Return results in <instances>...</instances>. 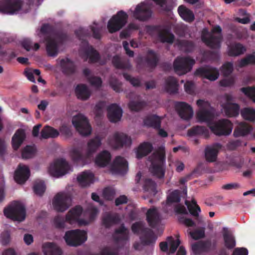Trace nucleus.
Wrapping results in <instances>:
<instances>
[{
    "label": "nucleus",
    "instance_id": "1",
    "mask_svg": "<svg viewBox=\"0 0 255 255\" xmlns=\"http://www.w3.org/2000/svg\"><path fill=\"white\" fill-rule=\"evenodd\" d=\"M198 108L197 113V119L200 122L208 123L211 131L218 135H228L233 129V125L228 120H222L211 124L213 119V110L209 103L204 100H198L196 102Z\"/></svg>",
    "mask_w": 255,
    "mask_h": 255
},
{
    "label": "nucleus",
    "instance_id": "2",
    "mask_svg": "<svg viewBox=\"0 0 255 255\" xmlns=\"http://www.w3.org/2000/svg\"><path fill=\"white\" fill-rule=\"evenodd\" d=\"M83 212L82 208L80 206H77L70 210L66 215L65 220L60 216L55 218L54 225L57 228H66V222L71 225L77 223L79 226H86L91 223L97 216L98 211L93 206H90L88 209L84 212V218H80Z\"/></svg>",
    "mask_w": 255,
    "mask_h": 255
},
{
    "label": "nucleus",
    "instance_id": "3",
    "mask_svg": "<svg viewBox=\"0 0 255 255\" xmlns=\"http://www.w3.org/2000/svg\"><path fill=\"white\" fill-rule=\"evenodd\" d=\"M101 138L98 136L90 139L88 142L87 148L84 154L79 148L73 147L70 150V156L75 162L85 164L92 159L93 154L101 146Z\"/></svg>",
    "mask_w": 255,
    "mask_h": 255
},
{
    "label": "nucleus",
    "instance_id": "4",
    "mask_svg": "<svg viewBox=\"0 0 255 255\" xmlns=\"http://www.w3.org/2000/svg\"><path fill=\"white\" fill-rule=\"evenodd\" d=\"M151 165L149 167L150 172L157 177L161 178L164 175V165L165 163V152L164 147L159 149L150 158Z\"/></svg>",
    "mask_w": 255,
    "mask_h": 255
},
{
    "label": "nucleus",
    "instance_id": "5",
    "mask_svg": "<svg viewBox=\"0 0 255 255\" xmlns=\"http://www.w3.org/2000/svg\"><path fill=\"white\" fill-rule=\"evenodd\" d=\"M222 29L217 25L213 28L211 32L205 28L202 31V40L209 47L213 48H219L222 41Z\"/></svg>",
    "mask_w": 255,
    "mask_h": 255
},
{
    "label": "nucleus",
    "instance_id": "6",
    "mask_svg": "<svg viewBox=\"0 0 255 255\" xmlns=\"http://www.w3.org/2000/svg\"><path fill=\"white\" fill-rule=\"evenodd\" d=\"M72 170V167L63 158L54 160L48 168V172L50 175L57 178L69 173Z\"/></svg>",
    "mask_w": 255,
    "mask_h": 255
},
{
    "label": "nucleus",
    "instance_id": "7",
    "mask_svg": "<svg viewBox=\"0 0 255 255\" xmlns=\"http://www.w3.org/2000/svg\"><path fill=\"white\" fill-rule=\"evenodd\" d=\"M180 200V193L178 190H169L166 202L163 206L164 210L167 212L174 208L177 213L187 214V212L185 207L179 204Z\"/></svg>",
    "mask_w": 255,
    "mask_h": 255
},
{
    "label": "nucleus",
    "instance_id": "8",
    "mask_svg": "<svg viewBox=\"0 0 255 255\" xmlns=\"http://www.w3.org/2000/svg\"><path fill=\"white\" fill-rule=\"evenodd\" d=\"M4 214L7 218L13 221L22 222L25 218V209L22 203L14 202L4 210Z\"/></svg>",
    "mask_w": 255,
    "mask_h": 255
},
{
    "label": "nucleus",
    "instance_id": "9",
    "mask_svg": "<svg viewBox=\"0 0 255 255\" xmlns=\"http://www.w3.org/2000/svg\"><path fill=\"white\" fill-rule=\"evenodd\" d=\"M72 199L71 195L67 191H62L57 193L52 200V207L59 212H63L71 206Z\"/></svg>",
    "mask_w": 255,
    "mask_h": 255
},
{
    "label": "nucleus",
    "instance_id": "10",
    "mask_svg": "<svg viewBox=\"0 0 255 255\" xmlns=\"http://www.w3.org/2000/svg\"><path fill=\"white\" fill-rule=\"evenodd\" d=\"M64 239L67 245L69 246H80L87 240V233L79 229L70 230L65 233Z\"/></svg>",
    "mask_w": 255,
    "mask_h": 255
},
{
    "label": "nucleus",
    "instance_id": "11",
    "mask_svg": "<svg viewBox=\"0 0 255 255\" xmlns=\"http://www.w3.org/2000/svg\"><path fill=\"white\" fill-rule=\"evenodd\" d=\"M72 123L76 130L82 135L88 136L91 134L92 128L87 118L82 114L74 116Z\"/></svg>",
    "mask_w": 255,
    "mask_h": 255
},
{
    "label": "nucleus",
    "instance_id": "12",
    "mask_svg": "<svg viewBox=\"0 0 255 255\" xmlns=\"http://www.w3.org/2000/svg\"><path fill=\"white\" fill-rule=\"evenodd\" d=\"M128 15L124 11H120L109 20L107 28L110 33L119 31L127 23Z\"/></svg>",
    "mask_w": 255,
    "mask_h": 255
},
{
    "label": "nucleus",
    "instance_id": "13",
    "mask_svg": "<svg viewBox=\"0 0 255 255\" xmlns=\"http://www.w3.org/2000/svg\"><path fill=\"white\" fill-rule=\"evenodd\" d=\"M222 112L229 117H235L239 114V106L233 102V97L230 95H226L221 100Z\"/></svg>",
    "mask_w": 255,
    "mask_h": 255
},
{
    "label": "nucleus",
    "instance_id": "14",
    "mask_svg": "<svg viewBox=\"0 0 255 255\" xmlns=\"http://www.w3.org/2000/svg\"><path fill=\"white\" fill-rule=\"evenodd\" d=\"M133 16L140 21H145L149 19L152 15L151 5L147 2H142L138 4L132 11Z\"/></svg>",
    "mask_w": 255,
    "mask_h": 255
},
{
    "label": "nucleus",
    "instance_id": "15",
    "mask_svg": "<svg viewBox=\"0 0 255 255\" xmlns=\"http://www.w3.org/2000/svg\"><path fill=\"white\" fill-rule=\"evenodd\" d=\"M195 61L189 57H178L174 62L175 72L179 75H182L190 71Z\"/></svg>",
    "mask_w": 255,
    "mask_h": 255
},
{
    "label": "nucleus",
    "instance_id": "16",
    "mask_svg": "<svg viewBox=\"0 0 255 255\" xmlns=\"http://www.w3.org/2000/svg\"><path fill=\"white\" fill-rule=\"evenodd\" d=\"M108 143L112 147L117 148L123 146H129L131 144V139L126 133L117 132L109 137Z\"/></svg>",
    "mask_w": 255,
    "mask_h": 255
},
{
    "label": "nucleus",
    "instance_id": "17",
    "mask_svg": "<svg viewBox=\"0 0 255 255\" xmlns=\"http://www.w3.org/2000/svg\"><path fill=\"white\" fill-rule=\"evenodd\" d=\"M21 4L19 0H0V12L13 14L21 8Z\"/></svg>",
    "mask_w": 255,
    "mask_h": 255
},
{
    "label": "nucleus",
    "instance_id": "18",
    "mask_svg": "<svg viewBox=\"0 0 255 255\" xmlns=\"http://www.w3.org/2000/svg\"><path fill=\"white\" fill-rule=\"evenodd\" d=\"M61 37L59 35H50L46 42V51L50 56H56L59 52V45Z\"/></svg>",
    "mask_w": 255,
    "mask_h": 255
},
{
    "label": "nucleus",
    "instance_id": "19",
    "mask_svg": "<svg viewBox=\"0 0 255 255\" xmlns=\"http://www.w3.org/2000/svg\"><path fill=\"white\" fill-rule=\"evenodd\" d=\"M128 170L127 161L123 157L117 156L114 159L111 166V171L113 174H124Z\"/></svg>",
    "mask_w": 255,
    "mask_h": 255
},
{
    "label": "nucleus",
    "instance_id": "20",
    "mask_svg": "<svg viewBox=\"0 0 255 255\" xmlns=\"http://www.w3.org/2000/svg\"><path fill=\"white\" fill-rule=\"evenodd\" d=\"M82 46L80 50L81 56L86 60L89 59V62H96L99 60V56L97 52L90 47L85 41L82 42Z\"/></svg>",
    "mask_w": 255,
    "mask_h": 255
},
{
    "label": "nucleus",
    "instance_id": "21",
    "mask_svg": "<svg viewBox=\"0 0 255 255\" xmlns=\"http://www.w3.org/2000/svg\"><path fill=\"white\" fill-rule=\"evenodd\" d=\"M195 74L211 81H215L219 76L218 70L209 66L199 68L196 70Z\"/></svg>",
    "mask_w": 255,
    "mask_h": 255
},
{
    "label": "nucleus",
    "instance_id": "22",
    "mask_svg": "<svg viewBox=\"0 0 255 255\" xmlns=\"http://www.w3.org/2000/svg\"><path fill=\"white\" fill-rule=\"evenodd\" d=\"M30 176V170L28 167L23 164H19L16 169L14 178L15 181L19 183H24Z\"/></svg>",
    "mask_w": 255,
    "mask_h": 255
},
{
    "label": "nucleus",
    "instance_id": "23",
    "mask_svg": "<svg viewBox=\"0 0 255 255\" xmlns=\"http://www.w3.org/2000/svg\"><path fill=\"white\" fill-rule=\"evenodd\" d=\"M147 31L149 33L153 31L154 33L158 34L159 40L162 42L172 43L173 41L174 36L168 30H159L156 27L149 26L147 27Z\"/></svg>",
    "mask_w": 255,
    "mask_h": 255
},
{
    "label": "nucleus",
    "instance_id": "24",
    "mask_svg": "<svg viewBox=\"0 0 255 255\" xmlns=\"http://www.w3.org/2000/svg\"><path fill=\"white\" fill-rule=\"evenodd\" d=\"M176 107L179 116L182 119L189 120L193 117V110L189 104L184 102H179L176 104Z\"/></svg>",
    "mask_w": 255,
    "mask_h": 255
},
{
    "label": "nucleus",
    "instance_id": "25",
    "mask_svg": "<svg viewBox=\"0 0 255 255\" xmlns=\"http://www.w3.org/2000/svg\"><path fill=\"white\" fill-rule=\"evenodd\" d=\"M167 241L168 245L166 242H162L160 244V249L163 252H168L169 254H173L179 246L180 242L178 239H174L171 237L167 238Z\"/></svg>",
    "mask_w": 255,
    "mask_h": 255
},
{
    "label": "nucleus",
    "instance_id": "26",
    "mask_svg": "<svg viewBox=\"0 0 255 255\" xmlns=\"http://www.w3.org/2000/svg\"><path fill=\"white\" fill-rule=\"evenodd\" d=\"M123 115L122 109L116 104L110 105L108 109V117L111 122L119 121Z\"/></svg>",
    "mask_w": 255,
    "mask_h": 255
},
{
    "label": "nucleus",
    "instance_id": "27",
    "mask_svg": "<svg viewBox=\"0 0 255 255\" xmlns=\"http://www.w3.org/2000/svg\"><path fill=\"white\" fill-rule=\"evenodd\" d=\"M42 253L44 255H62L60 248L54 243L46 242L42 246Z\"/></svg>",
    "mask_w": 255,
    "mask_h": 255
},
{
    "label": "nucleus",
    "instance_id": "28",
    "mask_svg": "<svg viewBox=\"0 0 255 255\" xmlns=\"http://www.w3.org/2000/svg\"><path fill=\"white\" fill-rule=\"evenodd\" d=\"M94 174L90 171H84L77 175V180L79 185L83 187L89 186L94 182Z\"/></svg>",
    "mask_w": 255,
    "mask_h": 255
},
{
    "label": "nucleus",
    "instance_id": "29",
    "mask_svg": "<svg viewBox=\"0 0 255 255\" xmlns=\"http://www.w3.org/2000/svg\"><path fill=\"white\" fill-rule=\"evenodd\" d=\"M221 148L219 143L209 146L205 149V157L209 162H214L216 160L217 154Z\"/></svg>",
    "mask_w": 255,
    "mask_h": 255
},
{
    "label": "nucleus",
    "instance_id": "30",
    "mask_svg": "<svg viewBox=\"0 0 255 255\" xmlns=\"http://www.w3.org/2000/svg\"><path fill=\"white\" fill-rule=\"evenodd\" d=\"M253 127L245 122L240 123L235 128L234 135L236 136H244L248 135L253 130Z\"/></svg>",
    "mask_w": 255,
    "mask_h": 255
},
{
    "label": "nucleus",
    "instance_id": "31",
    "mask_svg": "<svg viewBox=\"0 0 255 255\" xmlns=\"http://www.w3.org/2000/svg\"><path fill=\"white\" fill-rule=\"evenodd\" d=\"M25 138V134L23 130L19 129L16 131L11 139V144L13 149L17 150L23 143Z\"/></svg>",
    "mask_w": 255,
    "mask_h": 255
},
{
    "label": "nucleus",
    "instance_id": "32",
    "mask_svg": "<svg viewBox=\"0 0 255 255\" xmlns=\"http://www.w3.org/2000/svg\"><path fill=\"white\" fill-rule=\"evenodd\" d=\"M111 159L110 153L107 150H103L97 155L95 161L98 166L105 167L110 163Z\"/></svg>",
    "mask_w": 255,
    "mask_h": 255
},
{
    "label": "nucleus",
    "instance_id": "33",
    "mask_svg": "<svg viewBox=\"0 0 255 255\" xmlns=\"http://www.w3.org/2000/svg\"><path fill=\"white\" fill-rule=\"evenodd\" d=\"M146 218L149 225L153 228L158 224L160 220L157 211L154 208L148 210L146 214Z\"/></svg>",
    "mask_w": 255,
    "mask_h": 255
},
{
    "label": "nucleus",
    "instance_id": "34",
    "mask_svg": "<svg viewBox=\"0 0 255 255\" xmlns=\"http://www.w3.org/2000/svg\"><path fill=\"white\" fill-rule=\"evenodd\" d=\"M75 93L77 98L82 100H87L91 95L87 87L83 84L79 85L76 87Z\"/></svg>",
    "mask_w": 255,
    "mask_h": 255
},
{
    "label": "nucleus",
    "instance_id": "35",
    "mask_svg": "<svg viewBox=\"0 0 255 255\" xmlns=\"http://www.w3.org/2000/svg\"><path fill=\"white\" fill-rule=\"evenodd\" d=\"M152 149L151 144L148 142L141 144L136 150V156L137 158H140L146 155Z\"/></svg>",
    "mask_w": 255,
    "mask_h": 255
},
{
    "label": "nucleus",
    "instance_id": "36",
    "mask_svg": "<svg viewBox=\"0 0 255 255\" xmlns=\"http://www.w3.org/2000/svg\"><path fill=\"white\" fill-rule=\"evenodd\" d=\"M178 11L182 18L186 21L190 22L194 19V15L193 12L183 5L178 7Z\"/></svg>",
    "mask_w": 255,
    "mask_h": 255
},
{
    "label": "nucleus",
    "instance_id": "37",
    "mask_svg": "<svg viewBox=\"0 0 255 255\" xmlns=\"http://www.w3.org/2000/svg\"><path fill=\"white\" fill-rule=\"evenodd\" d=\"M161 119L156 115H151L146 117L144 121V125L153 128H158L160 126Z\"/></svg>",
    "mask_w": 255,
    "mask_h": 255
},
{
    "label": "nucleus",
    "instance_id": "38",
    "mask_svg": "<svg viewBox=\"0 0 255 255\" xmlns=\"http://www.w3.org/2000/svg\"><path fill=\"white\" fill-rule=\"evenodd\" d=\"M143 188L144 190L148 192L150 196H154L157 193L156 184L150 179H144Z\"/></svg>",
    "mask_w": 255,
    "mask_h": 255
},
{
    "label": "nucleus",
    "instance_id": "39",
    "mask_svg": "<svg viewBox=\"0 0 255 255\" xmlns=\"http://www.w3.org/2000/svg\"><path fill=\"white\" fill-rule=\"evenodd\" d=\"M188 134L190 136H203L207 137L209 135V131L203 127L197 126L189 130Z\"/></svg>",
    "mask_w": 255,
    "mask_h": 255
},
{
    "label": "nucleus",
    "instance_id": "40",
    "mask_svg": "<svg viewBox=\"0 0 255 255\" xmlns=\"http://www.w3.org/2000/svg\"><path fill=\"white\" fill-rule=\"evenodd\" d=\"M246 49L239 43L234 44L228 47V52L230 56H238L244 53Z\"/></svg>",
    "mask_w": 255,
    "mask_h": 255
},
{
    "label": "nucleus",
    "instance_id": "41",
    "mask_svg": "<svg viewBox=\"0 0 255 255\" xmlns=\"http://www.w3.org/2000/svg\"><path fill=\"white\" fill-rule=\"evenodd\" d=\"M242 118L251 122H255V109L253 108H245L241 111Z\"/></svg>",
    "mask_w": 255,
    "mask_h": 255
},
{
    "label": "nucleus",
    "instance_id": "42",
    "mask_svg": "<svg viewBox=\"0 0 255 255\" xmlns=\"http://www.w3.org/2000/svg\"><path fill=\"white\" fill-rule=\"evenodd\" d=\"M165 90L170 93H175L178 90L177 82L173 77L168 78L165 81L164 85Z\"/></svg>",
    "mask_w": 255,
    "mask_h": 255
},
{
    "label": "nucleus",
    "instance_id": "43",
    "mask_svg": "<svg viewBox=\"0 0 255 255\" xmlns=\"http://www.w3.org/2000/svg\"><path fill=\"white\" fill-rule=\"evenodd\" d=\"M59 134L57 129L51 127L46 126L41 132V136L43 138H54L57 137Z\"/></svg>",
    "mask_w": 255,
    "mask_h": 255
},
{
    "label": "nucleus",
    "instance_id": "44",
    "mask_svg": "<svg viewBox=\"0 0 255 255\" xmlns=\"http://www.w3.org/2000/svg\"><path fill=\"white\" fill-rule=\"evenodd\" d=\"M112 62L117 68L128 69L130 67V65L128 61L126 60H122L118 56L114 57Z\"/></svg>",
    "mask_w": 255,
    "mask_h": 255
},
{
    "label": "nucleus",
    "instance_id": "45",
    "mask_svg": "<svg viewBox=\"0 0 255 255\" xmlns=\"http://www.w3.org/2000/svg\"><path fill=\"white\" fill-rule=\"evenodd\" d=\"M185 204L186 205L190 213L192 215L195 216L198 215L201 211L199 207L197 205L196 202L195 200L192 199L191 202L186 201Z\"/></svg>",
    "mask_w": 255,
    "mask_h": 255
},
{
    "label": "nucleus",
    "instance_id": "46",
    "mask_svg": "<svg viewBox=\"0 0 255 255\" xmlns=\"http://www.w3.org/2000/svg\"><path fill=\"white\" fill-rule=\"evenodd\" d=\"M255 63V55L254 54L248 55L246 58L241 60L238 63L236 66L237 68L238 69L246 66L249 64Z\"/></svg>",
    "mask_w": 255,
    "mask_h": 255
},
{
    "label": "nucleus",
    "instance_id": "47",
    "mask_svg": "<svg viewBox=\"0 0 255 255\" xmlns=\"http://www.w3.org/2000/svg\"><path fill=\"white\" fill-rule=\"evenodd\" d=\"M36 153V149L34 145H27L22 151V156L23 158L27 159L33 157Z\"/></svg>",
    "mask_w": 255,
    "mask_h": 255
},
{
    "label": "nucleus",
    "instance_id": "48",
    "mask_svg": "<svg viewBox=\"0 0 255 255\" xmlns=\"http://www.w3.org/2000/svg\"><path fill=\"white\" fill-rule=\"evenodd\" d=\"M119 217L117 215H112L110 214L104 215L103 219V224L107 227H108L114 224L118 223Z\"/></svg>",
    "mask_w": 255,
    "mask_h": 255
},
{
    "label": "nucleus",
    "instance_id": "49",
    "mask_svg": "<svg viewBox=\"0 0 255 255\" xmlns=\"http://www.w3.org/2000/svg\"><path fill=\"white\" fill-rule=\"evenodd\" d=\"M60 65L63 71L67 73L73 72L74 70L73 63L69 59L66 58L60 61Z\"/></svg>",
    "mask_w": 255,
    "mask_h": 255
},
{
    "label": "nucleus",
    "instance_id": "50",
    "mask_svg": "<svg viewBox=\"0 0 255 255\" xmlns=\"http://www.w3.org/2000/svg\"><path fill=\"white\" fill-rule=\"evenodd\" d=\"M224 240L225 242V246L231 249L234 248L236 245V242L232 234L229 233L227 230L226 231L223 235Z\"/></svg>",
    "mask_w": 255,
    "mask_h": 255
},
{
    "label": "nucleus",
    "instance_id": "51",
    "mask_svg": "<svg viewBox=\"0 0 255 255\" xmlns=\"http://www.w3.org/2000/svg\"><path fill=\"white\" fill-rule=\"evenodd\" d=\"M21 44L27 51L31 50H37L39 48V45L38 43H35L33 46L31 40L27 38L23 39L21 42Z\"/></svg>",
    "mask_w": 255,
    "mask_h": 255
},
{
    "label": "nucleus",
    "instance_id": "52",
    "mask_svg": "<svg viewBox=\"0 0 255 255\" xmlns=\"http://www.w3.org/2000/svg\"><path fill=\"white\" fill-rule=\"evenodd\" d=\"M33 190L35 194L41 195L45 190V186L42 181H36L33 186Z\"/></svg>",
    "mask_w": 255,
    "mask_h": 255
},
{
    "label": "nucleus",
    "instance_id": "53",
    "mask_svg": "<svg viewBox=\"0 0 255 255\" xmlns=\"http://www.w3.org/2000/svg\"><path fill=\"white\" fill-rule=\"evenodd\" d=\"M103 26L101 23L94 22L91 26L90 29L93 32V36L96 38H99L101 36V31Z\"/></svg>",
    "mask_w": 255,
    "mask_h": 255
},
{
    "label": "nucleus",
    "instance_id": "54",
    "mask_svg": "<svg viewBox=\"0 0 255 255\" xmlns=\"http://www.w3.org/2000/svg\"><path fill=\"white\" fill-rule=\"evenodd\" d=\"M238 12L240 16L245 15V17L243 18L234 17L235 20L242 24H247L250 22V19L249 16L247 15L246 12L245 10L240 9Z\"/></svg>",
    "mask_w": 255,
    "mask_h": 255
},
{
    "label": "nucleus",
    "instance_id": "55",
    "mask_svg": "<svg viewBox=\"0 0 255 255\" xmlns=\"http://www.w3.org/2000/svg\"><path fill=\"white\" fill-rule=\"evenodd\" d=\"M241 91L245 94L248 97L251 98L253 101L255 103V88L246 87L243 88Z\"/></svg>",
    "mask_w": 255,
    "mask_h": 255
},
{
    "label": "nucleus",
    "instance_id": "56",
    "mask_svg": "<svg viewBox=\"0 0 255 255\" xmlns=\"http://www.w3.org/2000/svg\"><path fill=\"white\" fill-rule=\"evenodd\" d=\"M138 25L135 23H131L129 24L128 26L127 30H124L121 33V37L124 38L129 36L130 35L129 31L133 30H136L138 28Z\"/></svg>",
    "mask_w": 255,
    "mask_h": 255
},
{
    "label": "nucleus",
    "instance_id": "57",
    "mask_svg": "<svg viewBox=\"0 0 255 255\" xmlns=\"http://www.w3.org/2000/svg\"><path fill=\"white\" fill-rule=\"evenodd\" d=\"M115 191L112 187L106 188L103 193L104 198L107 200H112L115 196Z\"/></svg>",
    "mask_w": 255,
    "mask_h": 255
},
{
    "label": "nucleus",
    "instance_id": "58",
    "mask_svg": "<svg viewBox=\"0 0 255 255\" xmlns=\"http://www.w3.org/2000/svg\"><path fill=\"white\" fill-rule=\"evenodd\" d=\"M142 102L136 101H130L128 104L129 108L133 111H137L140 110L143 106Z\"/></svg>",
    "mask_w": 255,
    "mask_h": 255
},
{
    "label": "nucleus",
    "instance_id": "59",
    "mask_svg": "<svg viewBox=\"0 0 255 255\" xmlns=\"http://www.w3.org/2000/svg\"><path fill=\"white\" fill-rule=\"evenodd\" d=\"M178 46L182 50L187 52L190 51L193 45L191 43L187 41H181L177 43Z\"/></svg>",
    "mask_w": 255,
    "mask_h": 255
},
{
    "label": "nucleus",
    "instance_id": "60",
    "mask_svg": "<svg viewBox=\"0 0 255 255\" xmlns=\"http://www.w3.org/2000/svg\"><path fill=\"white\" fill-rule=\"evenodd\" d=\"M158 6L159 10L167 11L169 10L165 0H153Z\"/></svg>",
    "mask_w": 255,
    "mask_h": 255
},
{
    "label": "nucleus",
    "instance_id": "61",
    "mask_svg": "<svg viewBox=\"0 0 255 255\" xmlns=\"http://www.w3.org/2000/svg\"><path fill=\"white\" fill-rule=\"evenodd\" d=\"M233 70V65L232 63H227L222 66V71L225 76L230 74Z\"/></svg>",
    "mask_w": 255,
    "mask_h": 255
},
{
    "label": "nucleus",
    "instance_id": "62",
    "mask_svg": "<svg viewBox=\"0 0 255 255\" xmlns=\"http://www.w3.org/2000/svg\"><path fill=\"white\" fill-rule=\"evenodd\" d=\"M191 237L195 239L198 240L203 238L205 235V232L204 230H196L190 233Z\"/></svg>",
    "mask_w": 255,
    "mask_h": 255
},
{
    "label": "nucleus",
    "instance_id": "63",
    "mask_svg": "<svg viewBox=\"0 0 255 255\" xmlns=\"http://www.w3.org/2000/svg\"><path fill=\"white\" fill-rule=\"evenodd\" d=\"M132 231L134 233L145 232V229L143 228L142 223H136L132 226Z\"/></svg>",
    "mask_w": 255,
    "mask_h": 255
},
{
    "label": "nucleus",
    "instance_id": "64",
    "mask_svg": "<svg viewBox=\"0 0 255 255\" xmlns=\"http://www.w3.org/2000/svg\"><path fill=\"white\" fill-rule=\"evenodd\" d=\"M233 255H248V251L244 248H236L234 250Z\"/></svg>",
    "mask_w": 255,
    "mask_h": 255
}]
</instances>
